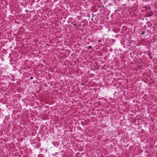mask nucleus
I'll return each mask as SVG.
<instances>
[{
	"instance_id": "1",
	"label": "nucleus",
	"mask_w": 157,
	"mask_h": 157,
	"mask_svg": "<svg viewBox=\"0 0 157 157\" xmlns=\"http://www.w3.org/2000/svg\"><path fill=\"white\" fill-rule=\"evenodd\" d=\"M86 48H87L88 49H89L90 48H92V46H89L88 47H86Z\"/></svg>"
},
{
	"instance_id": "2",
	"label": "nucleus",
	"mask_w": 157,
	"mask_h": 157,
	"mask_svg": "<svg viewBox=\"0 0 157 157\" xmlns=\"http://www.w3.org/2000/svg\"><path fill=\"white\" fill-rule=\"evenodd\" d=\"M73 25L74 26H76V25H77V24L76 23H73Z\"/></svg>"
},
{
	"instance_id": "3",
	"label": "nucleus",
	"mask_w": 157,
	"mask_h": 157,
	"mask_svg": "<svg viewBox=\"0 0 157 157\" xmlns=\"http://www.w3.org/2000/svg\"><path fill=\"white\" fill-rule=\"evenodd\" d=\"M33 77H31L30 79H33Z\"/></svg>"
},
{
	"instance_id": "4",
	"label": "nucleus",
	"mask_w": 157,
	"mask_h": 157,
	"mask_svg": "<svg viewBox=\"0 0 157 157\" xmlns=\"http://www.w3.org/2000/svg\"><path fill=\"white\" fill-rule=\"evenodd\" d=\"M101 42V41L100 40H99L98 41V42Z\"/></svg>"
},
{
	"instance_id": "5",
	"label": "nucleus",
	"mask_w": 157,
	"mask_h": 157,
	"mask_svg": "<svg viewBox=\"0 0 157 157\" xmlns=\"http://www.w3.org/2000/svg\"><path fill=\"white\" fill-rule=\"evenodd\" d=\"M143 34H144V33H143Z\"/></svg>"
},
{
	"instance_id": "6",
	"label": "nucleus",
	"mask_w": 157,
	"mask_h": 157,
	"mask_svg": "<svg viewBox=\"0 0 157 157\" xmlns=\"http://www.w3.org/2000/svg\"><path fill=\"white\" fill-rule=\"evenodd\" d=\"M91 20H92V21H93V19H91Z\"/></svg>"
}]
</instances>
